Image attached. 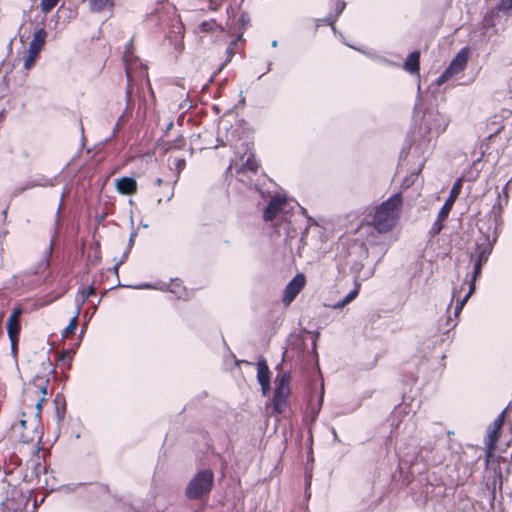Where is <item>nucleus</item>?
I'll return each instance as SVG.
<instances>
[{
	"label": "nucleus",
	"instance_id": "nucleus-1",
	"mask_svg": "<svg viewBox=\"0 0 512 512\" xmlns=\"http://www.w3.org/2000/svg\"><path fill=\"white\" fill-rule=\"evenodd\" d=\"M497 234L496 230L493 232L492 235L490 234H483L481 235L477 241H476V248L475 251L471 254V261L474 262V272H473V278L469 284V291L464 296L463 299L458 298V291L453 292V299L457 298L456 305H455V315L458 316L460 312L462 311L464 305L466 304L469 297L473 294L475 290V280L477 277L481 274V269L484 263L487 262L488 257L493 249V246L496 242Z\"/></svg>",
	"mask_w": 512,
	"mask_h": 512
},
{
	"label": "nucleus",
	"instance_id": "nucleus-2",
	"mask_svg": "<svg viewBox=\"0 0 512 512\" xmlns=\"http://www.w3.org/2000/svg\"><path fill=\"white\" fill-rule=\"evenodd\" d=\"M402 203L401 195L394 194L386 201L375 207L371 224L377 232L387 233L396 226L400 216Z\"/></svg>",
	"mask_w": 512,
	"mask_h": 512
},
{
	"label": "nucleus",
	"instance_id": "nucleus-3",
	"mask_svg": "<svg viewBox=\"0 0 512 512\" xmlns=\"http://www.w3.org/2000/svg\"><path fill=\"white\" fill-rule=\"evenodd\" d=\"M213 479V473L210 470L197 473L186 488L187 497L197 499L209 493L213 485Z\"/></svg>",
	"mask_w": 512,
	"mask_h": 512
},
{
	"label": "nucleus",
	"instance_id": "nucleus-4",
	"mask_svg": "<svg viewBox=\"0 0 512 512\" xmlns=\"http://www.w3.org/2000/svg\"><path fill=\"white\" fill-rule=\"evenodd\" d=\"M289 376L285 373L278 374L275 379V393L273 396V409L281 414L288 406L290 395Z\"/></svg>",
	"mask_w": 512,
	"mask_h": 512
},
{
	"label": "nucleus",
	"instance_id": "nucleus-5",
	"mask_svg": "<svg viewBox=\"0 0 512 512\" xmlns=\"http://www.w3.org/2000/svg\"><path fill=\"white\" fill-rule=\"evenodd\" d=\"M47 32L41 28L38 29L33 36V39L29 45L28 54L24 58V68L30 70L36 62L42 47L45 44Z\"/></svg>",
	"mask_w": 512,
	"mask_h": 512
},
{
	"label": "nucleus",
	"instance_id": "nucleus-6",
	"mask_svg": "<svg viewBox=\"0 0 512 512\" xmlns=\"http://www.w3.org/2000/svg\"><path fill=\"white\" fill-rule=\"evenodd\" d=\"M468 61V50L462 49L456 57L451 61L448 68L441 74L437 80V85H442L453 76L459 74L466 67Z\"/></svg>",
	"mask_w": 512,
	"mask_h": 512
},
{
	"label": "nucleus",
	"instance_id": "nucleus-7",
	"mask_svg": "<svg viewBox=\"0 0 512 512\" xmlns=\"http://www.w3.org/2000/svg\"><path fill=\"white\" fill-rule=\"evenodd\" d=\"M506 410L502 411L498 417L494 420L493 424L488 428L487 436H486V446L488 449L487 452V464H490L493 458V452L496 447V441L499 436V431L501 430L504 418H505Z\"/></svg>",
	"mask_w": 512,
	"mask_h": 512
},
{
	"label": "nucleus",
	"instance_id": "nucleus-8",
	"mask_svg": "<svg viewBox=\"0 0 512 512\" xmlns=\"http://www.w3.org/2000/svg\"><path fill=\"white\" fill-rule=\"evenodd\" d=\"M461 188H462V180L459 179L453 185V187L450 191L449 198L446 200L443 207L439 211L438 221L435 224L436 232H439L441 230L442 226H441V224H439V222L444 221L448 217V214L451 211L455 200L457 199L458 195L460 194Z\"/></svg>",
	"mask_w": 512,
	"mask_h": 512
},
{
	"label": "nucleus",
	"instance_id": "nucleus-9",
	"mask_svg": "<svg viewBox=\"0 0 512 512\" xmlns=\"http://www.w3.org/2000/svg\"><path fill=\"white\" fill-rule=\"evenodd\" d=\"M306 283L305 276L303 274H297L286 286L283 294V302L288 305L304 288Z\"/></svg>",
	"mask_w": 512,
	"mask_h": 512
},
{
	"label": "nucleus",
	"instance_id": "nucleus-10",
	"mask_svg": "<svg viewBox=\"0 0 512 512\" xmlns=\"http://www.w3.org/2000/svg\"><path fill=\"white\" fill-rule=\"evenodd\" d=\"M287 206L286 199L282 196H276L271 199L267 208L264 211L263 218L265 221H272L280 217L284 213Z\"/></svg>",
	"mask_w": 512,
	"mask_h": 512
},
{
	"label": "nucleus",
	"instance_id": "nucleus-11",
	"mask_svg": "<svg viewBox=\"0 0 512 512\" xmlns=\"http://www.w3.org/2000/svg\"><path fill=\"white\" fill-rule=\"evenodd\" d=\"M449 123L450 117L447 114L441 113L439 111L430 114L427 122L429 130L436 135L444 133L449 126Z\"/></svg>",
	"mask_w": 512,
	"mask_h": 512
},
{
	"label": "nucleus",
	"instance_id": "nucleus-12",
	"mask_svg": "<svg viewBox=\"0 0 512 512\" xmlns=\"http://www.w3.org/2000/svg\"><path fill=\"white\" fill-rule=\"evenodd\" d=\"M257 380L262 387V392L267 395L270 390V370L265 360L257 363Z\"/></svg>",
	"mask_w": 512,
	"mask_h": 512
},
{
	"label": "nucleus",
	"instance_id": "nucleus-13",
	"mask_svg": "<svg viewBox=\"0 0 512 512\" xmlns=\"http://www.w3.org/2000/svg\"><path fill=\"white\" fill-rule=\"evenodd\" d=\"M116 189L121 194H132L137 189L136 180L130 177H123L115 180Z\"/></svg>",
	"mask_w": 512,
	"mask_h": 512
},
{
	"label": "nucleus",
	"instance_id": "nucleus-14",
	"mask_svg": "<svg viewBox=\"0 0 512 512\" xmlns=\"http://www.w3.org/2000/svg\"><path fill=\"white\" fill-rule=\"evenodd\" d=\"M7 332L11 341V346L13 351L16 350V345L18 342V335L20 332V324L19 321L7 320Z\"/></svg>",
	"mask_w": 512,
	"mask_h": 512
},
{
	"label": "nucleus",
	"instance_id": "nucleus-15",
	"mask_svg": "<svg viewBox=\"0 0 512 512\" xmlns=\"http://www.w3.org/2000/svg\"><path fill=\"white\" fill-rule=\"evenodd\" d=\"M89 4L93 12L111 11L114 7V0H89Z\"/></svg>",
	"mask_w": 512,
	"mask_h": 512
},
{
	"label": "nucleus",
	"instance_id": "nucleus-16",
	"mask_svg": "<svg viewBox=\"0 0 512 512\" xmlns=\"http://www.w3.org/2000/svg\"><path fill=\"white\" fill-rule=\"evenodd\" d=\"M419 58H420V55L418 52L411 53L408 56L406 62L404 63V69L411 74L418 73L419 72Z\"/></svg>",
	"mask_w": 512,
	"mask_h": 512
},
{
	"label": "nucleus",
	"instance_id": "nucleus-17",
	"mask_svg": "<svg viewBox=\"0 0 512 512\" xmlns=\"http://www.w3.org/2000/svg\"><path fill=\"white\" fill-rule=\"evenodd\" d=\"M360 284H356L355 288L348 293V295L340 302L330 305L333 309H341L353 301L359 294Z\"/></svg>",
	"mask_w": 512,
	"mask_h": 512
},
{
	"label": "nucleus",
	"instance_id": "nucleus-18",
	"mask_svg": "<svg viewBox=\"0 0 512 512\" xmlns=\"http://www.w3.org/2000/svg\"><path fill=\"white\" fill-rule=\"evenodd\" d=\"M60 0H41L40 8L41 11L44 14L49 13L56 5L59 3Z\"/></svg>",
	"mask_w": 512,
	"mask_h": 512
},
{
	"label": "nucleus",
	"instance_id": "nucleus-19",
	"mask_svg": "<svg viewBox=\"0 0 512 512\" xmlns=\"http://www.w3.org/2000/svg\"><path fill=\"white\" fill-rule=\"evenodd\" d=\"M42 397L36 403L37 415L40 414L43 403L46 402L45 395L47 394V387L43 383L38 385Z\"/></svg>",
	"mask_w": 512,
	"mask_h": 512
},
{
	"label": "nucleus",
	"instance_id": "nucleus-20",
	"mask_svg": "<svg viewBox=\"0 0 512 512\" xmlns=\"http://www.w3.org/2000/svg\"><path fill=\"white\" fill-rule=\"evenodd\" d=\"M78 309H80V308L78 307ZM78 315H79V310H77L76 315L72 318V320L70 321L68 326L65 328V331L63 334L64 337H68L70 334H72L75 331V329L77 327Z\"/></svg>",
	"mask_w": 512,
	"mask_h": 512
},
{
	"label": "nucleus",
	"instance_id": "nucleus-21",
	"mask_svg": "<svg viewBox=\"0 0 512 512\" xmlns=\"http://www.w3.org/2000/svg\"><path fill=\"white\" fill-rule=\"evenodd\" d=\"M92 294H94L93 287H89L88 289H83V290L79 291L77 301L80 303V305H82Z\"/></svg>",
	"mask_w": 512,
	"mask_h": 512
},
{
	"label": "nucleus",
	"instance_id": "nucleus-22",
	"mask_svg": "<svg viewBox=\"0 0 512 512\" xmlns=\"http://www.w3.org/2000/svg\"><path fill=\"white\" fill-rule=\"evenodd\" d=\"M22 314V309L21 308H15L11 315L9 316L8 319L10 320H14V321H19V317L20 315Z\"/></svg>",
	"mask_w": 512,
	"mask_h": 512
},
{
	"label": "nucleus",
	"instance_id": "nucleus-23",
	"mask_svg": "<svg viewBox=\"0 0 512 512\" xmlns=\"http://www.w3.org/2000/svg\"><path fill=\"white\" fill-rule=\"evenodd\" d=\"M492 485H493V489L495 490L496 487L498 486L499 488H501L502 486V476L501 474H496L495 473V476L493 478V482H492Z\"/></svg>",
	"mask_w": 512,
	"mask_h": 512
},
{
	"label": "nucleus",
	"instance_id": "nucleus-24",
	"mask_svg": "<svg viewBox=\"0 0 512 512\" xmlns=\"http://www.w3.org/2000/svg\"><path fill=\"white\" fill-rule=\"evenodd\" d=\"M134 289H158L157 286L150 284V283H142L133 286Z\"/></svg>",
	"mask_w": 512,
	"mask_h": 512
},
{
	"label": "nucleus",
	"instance_id": "nucleus-25",
	"mask_svg": "<svg viewBox=\"0 0 512 512\" xmlns=\"http://www.w3.org/2000/svg\"><path fill=\"white\" fill-rule=\"evenodd\" d=\"M501 7L505 11H512V0H501Z\"/></svg>",
	"mask_w": 512,
	"mask_h": 512
},
{
	"label": "nucleus",
	"instance_id": "nucleus-26",
	"mask_svg": "<svg viewBox=\"0 0 512 512\" xmlns=\"http://www.w3.org/2000/svg\"><path fill=\"white\" fill-rule=\"evenodd\" d=\"M345 8V3L344 2H338L337 5H336V10H337V13L340 14L343 9Z\"/></svg>",
	"mask_w": 512,
	"mask_h": 512
},
{
	"label": "nucleus",
	"instance_id": "nucleus-27",
	"mask_svg": "<svg viewBox=\"0 0 512 512\" xmlns=\"http://www.w3.org/2000/svg\"><path fill=\"white\" fill-rule=\"evenodd\" d=\"M126 74H127L128 79H130L131 73H130V68L128 66L126 67Z\"/></svg>",
	"mask_w": 512,
	"mask_h": 512
},
{
	"label": "nucleus",
	"instance_id": "nucleus-28",
	"mask_svg": "<svg viewBox=\"0 0 512 512\" xmlns=\"http://www.w3.org/2000/svg\"><path fill=\"white\" fill-rule=\"evenodd\" d=\"M272 46H273V47H276V46H277V41H276V40H274V41L272 42Z\"/></svg>",
	"mask_w": 512,
	"mask_h": 512
},
{
	"label": "nucleus",
	"instance_id": "nucleus-29",
	"mask_svg": "<svg viewBox=\"0 0 512 512\" xmlns=\"http://www.w3.org/2000/svg\"><path fill=\"white\" fill-rule=\"evenodd\" d=\"M363 228H367L368 229V228H370V226L369 225H363V226L360 227V229H363Z\"/></svg>",
	"mask_w": 512,
	"mask_h": 512
},
{
	"label": "nucleus",
	"instance_id": "nucleus-30",
	"mask_svg": "<svg viewBox=\"0 0 512 512\" xmlns=\"http://www.w3.org/2000/svg\"><path fill=\"white\" fill-rule=\"evenodd\" d=\"M20 423L22 426H25V421L22 420Z\"/></svg>",
	"mask_w": 512,
	"mask_h": 512
},
{
	"label": "nucleus",
	"instance_id": "nucleus-31",
	"mask_svg": "<svg viewBox=\"0 0 512 512\" xmlns=\"http://www.w3.org/2000/svg\"><path fill=\"white\" fill-rule=\"evenodd\" d=\"M249 168H250V170H254L255 169L254 166H252V165L249 166Z\"/></svg>",
	"mask_w": 512,
	"mask_h": 512
}]
</instances>
